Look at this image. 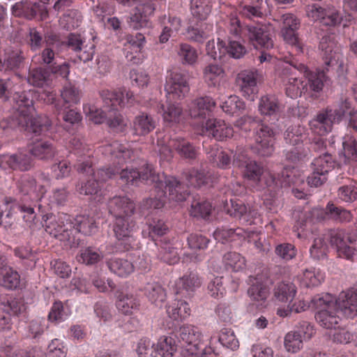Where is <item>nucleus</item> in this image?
I'll return each mask as SVG.
<instances>
[{"instance_id": "obj_27", "label": "nucleus", "mask_w": 357, "mask_h": 357, "mask_svg": "<svg viewBox=\"0 0 357 357\" xmlns=\"http://www.w3.org/2000/svg\"><path fill=\"white\" fill-rule=\"evenodd\" d=\"M126 40L124 52L127 60L135 64L141 63L143 61L141 51L145 43V37L142 33H137L135 36H128Z\"/></svg>"}, {"instance_id": "obj_6", "label": "nucleus", "mask_w": 357, "mask_h": 357, "mask_svg": "<svg viewBox=\"0 0 357 357\" xmlns=\"http://www.w3.org/2000/svg\"><path fill=\"white\" fill-rule=\"evenodd\" d=\"M275 132L268 126L261 123L255 128L253 142H248L250 149L261 156H269L274 151Z\"/></svg>"}, {"instance_id": "obj_54", "label": "nucleus", "mask_w": 357, "mask_h": 357, "mask_svg": "<svg viewBox=\"0 0 357 357\" xmlns=\"http://www.w3.org/2000/svg\"><path fill=\"white\" fill-rule=\"evenodd\" d=\"M208 174L202 168L190 170L185 174L187 185L197 188L207 184L211 179Z\"/></svg>"}, {"instance_id": "obj_19", "label": "nucleus", "mask_w": 357, "mask_h": 357, "mask_svg": "<svg viewBox=\"0 0 357 357\" xmlns=\"http://www.w3.org/2000/svg\"><path fill=\"white\" fill-rule=\"evenodd\" d=\"M70 216L68 214H61L57 218L50 216V221L46 222L45 231L61 241H70Z\"/></svg>"}, {"instance_id": "obj_34", "label": "nucleus", "mask_w": 357, "mask_h": 357, "mask_svg": "<svg viewBox=\"0 0 357 357\" xmlns=\"http://www.w3.org/2000/svg\"><path fill=\"white\" fill-rule=\"evenodd\" d=\"M298 70L300 73H303L307 79L310 87L312 91L319 92L322 90L324 83L326 80L324 70L317 69L315 71H310L302 63L299 64Z\"/></svg>"}, {"instance_id": "obj_64", "label": "nucleus", "mask_w": 357, "mask_h": 357, "mask_svg": "<svg viewBox=\"0 0 357 357\" xmlns=\"http://www.w3.org/2000/svg\"><path fill=\"white\" fill-rule=\"evenodd\" d=\"M136 352L139 357H156L155 344L149 339H141L137 344Z\"/></svg>"}, {"instance_id": "obj_15", "label": "nucleus", "mask_w": 357, "mask_h": 357, "mask_svg": "<svg viewBox=\"0 0 357 357\" xmlns=\"http://www.w3.org/2000/svg\"><path fill=\"white\" fill-rule=\"evenodd\" d=\"M319 49L321 51L324 63L327 66H342V55L335 42L333 35L324 36L320 41Z\"/></svg>"}, {"instance_id": "obj_41", "label": "nucleus", "mask_w": 357, "mask_h": 357, "mask_svg": "<svg viewBox=\"0 0 357 357\" xmlns=\"http://www.w3.org/2000/svg\"><path fill=\"white\" fill-rule=\"evenodd\" d=\"M212 0H190L191 13L199 21L206 20L211 12Z\"/></svg>"}, {"instance_id": "obj_5", "label": "nucleus", "mask_w": 357, "mask_h": 357, "mask_svg": "<svg viewBox=\"0 0 357 357\" xmlns=\"http://www.w3.org/2000/svg\"><path fill=\"white\" fill-rule=\"evenodd\" d=\"M345 115H349L350 126L357 131V111L345 100L321 111L312 119L309 126L312 132L323 136L332 130L333 124L339 123Z\"/></svg>"}, {"instance_id": "obj_33", "label": "nucleus", "mask_w": 357, "mask_h": 357, "mask_svg": "<svg viewBox=\"0 0 357 357\" xmlns=\"http://www.w3.org/2000/svg\"><path fill=\"white\" fill-rule=\"evenodd\" d=\"M225 77L226 73L222 65L209 63L203 69V79L208 86H219Z\"/></svg>"}, {"instance_id": "obj_56", "label": "nucleus", "mask_w": 357, "mask_h": 357, "mask_svg": "<svg viewBox=\"0 0 357 357\" xmlns=\"http://www.w3.org/2000/svg\"><path fill=\"white\" fill-rule=\"evenodd\" d=\"M220 106L224 112L230 115L241 112L245 108V102L235 95L230 96L222 100Z\"/></svg>"}, {"instance_id": "obj_39", "label": "nucleus", "mask_w": 357, "mask_h": 357, "mask_svg": "<svg viewBox=\"0 0 357 357\" xmlns=\"http://www.w3.org/2000/svg\"><path fill=\"white\" fill-rule=\"evenodd\" d=\"M159 112L166 123L172 124L179 121L182 109L178 104L167 101L166 104L161 105Z\"/></svg>"}, {"instance_id": "obj_11", "label": "nucleus", "mask_w": 357, "mask_h": 357, "mask_svg": "<svg viewBox=\"0 0 357 357\" xmlns=\"http://www.w3.org/2000/svg\"><path fill=\"white\" fill-rule=\"evenodd\" d=\"M331 242L336 249L339 257L352 261H357V249L351 245L354 241L342 230H335L331 233Z\"/></svg>"}, {"instance_id": "obj_32", "label": "nucleus", "mask_w": 357, "mask_h": 357, "mask_svg": "<svg viewBox=\"0 0 357 357\" xmlns=\"http://www.w3.org/2000/svg\"><path fill=\"white\" fill-rule=\"evenodd\" d=\"M20 276L17 271L6 265V258L0 256V283L8 289L20 287Z\"/></svg>"}, {"instance_id": "obj_20", "label": "nucleus", "mask_w": 357, "mask_h": 357, "mask_svg": "<svg viewBox=\"0 0 357 357\" xmlns=\"http://www.w3.org/2000/svg\"><path fill=\"white\" fill-rule=\"evenodd\" d=\"M106 107H112L113 109H116V107L130 106L134 102L133 93L126 89H120L117 91H111L109 89H103L100 92Z\"/></svg>"}, {"instance_id": "obj_2", "label": "nucleus", "mask_w": 357, "mask_h": 357, "mask_svg": "<svg viewBox=\"0 0 357 357\" xmlns=\"http://www.w3.org/2000/svg\"><path fill=\"white\" fill-rule=\"evenodd\" d=\"M27 82L40 89L37 91L29 90L22 93L16 92L14 100L18 113V125L24 128L28 132L35 136L44 135L50 128L51 123L46 116L34 117V98H40L47 104H54L55 93L50 87V80L47 73L42 68H36L30 71Z\"/></svg>"}, {"instance_id": "obj_9", "label": "nucleus", "mask_w": 357, "mask_h": 357, "mask_svg": "<svg viewBox=\"0 0 357 357\" xmlns=\"http://www.w3.org/2000/svg\"><path fill=\"white\" fill-rule=\"evenodd\" d=\"M165 90L169 100L184 97L190 90L186 73L178 69L168 71Z\"/></svg>"}, {"instance_id": "obj_25", "label": "nucleus", "mask_w": 357, "mask_h": 357, "mask_svg": "<svg viewBox=\"0 0 357 357\" xmlns=\"http://www.w3.org/2000/svg\"><path fill=\"white\" fill-rule=\"evenodd\" d=\"M180 340L185 344L184 347H208V338L199 328L193 325H183L179 330Z\"/></svg>"}, {"instance_id": "obj_59", "label": "nucleus", "mask_w": 357, "mask_h": 357, "mask_svg": "<svg viewBox=\"0 0 357 357\" xmlns=\"http://www.w3.org/2000/svg\"><path fill=\"white\" fill-rule=\"evenodd\" d=\"M138 306V301L132 295L121 294L116 301L117 309L124 314H132Z\"/></svg>"}, {"instance_id": "obj_1", "label": "nucleus", "mask_w": 357, "mask_h": 357, "mask_svg": "<svg viewBox=\"0 0 357 357\" xmlns=\"http://www.w3.org/2000/svg\"><path fill=\"white\" fill-rule=\"evenodd\" d=\"M85 154H83V156ZM77 171L86 176V182L78 184L76 190L80 195H96L100 188V183L111 178L116 173L120 174V179L126 185H138L142 181L149 183H155V190L158 192L159 198L149 199L146 201V205L149 208L155 209L160 208L164 206L165 200L162 197L167 195L169 192V199L176 202H182L187 198L186 192H179L181 189V184L174 177H167L164 174H155L151 165L144 163L142 167L135 170L133 169H125L120 171V168L115 170L110 169H99L96 174L91 167V162L85 160V158L78 160L77 164Z\"/></svg>"}, {"instance_id": "obj_38", "label": "nucleus", "mask_w": 357, "mask_h": 357, "mask_svg": "<svg viewBox=\"0 0 357 357\" xmlns=\"http://www.w3.org/2000/svg\"><path fill=\"white\" fill-rule=\"evenodd\" d=\"M144 294L158 307H161L166 299V293L158 282H148L144 287Z\"/></svg>"}, {"instance_id": "obj_26", "label": "nucleus", "mask_w": 357, "mask_h": 357, "mask_svg": "<svg viewBox=\"0 0 357 357\" xmlns=\"http://www.w3.org/2000/svg\"><path fill=\"white\" fill-rule=\"evenodd\" d=\"M215 107V102L209 97H199L193 100L188 105V112L191 118L199 119L202 123L206 116L212 112Z\"/></svg>"}, {"instance_id": "obj_35", "label": "nucleus", "mask_w": 357, "mask_h": 357, "mask_svg": "<svg viewBox=\"0 0 357 357\" xmlns=\"http://www.w3.org/2000/svg\"><path fill=\"white\" fill-rule=\"evenodd\" d=\"M167 313L172 320L182 321L190 317L191 310L186 301L174 300L167 307Z\"/></svg>"}, {"instance_id": "obj_63", "label": "nucleus", "mask_w": 357, "mask_h": 357, "mask_svg": "<svg viewBox=\"0 0 357 357\" xmlns=\"http://www.w3.org/2000/svg\"><path fill=\"white\" fill-rule=\"evenodd\" d=\"M158 258L168 264H175L179 261L178 248L174 247L170 243H165L161 246Z\"/></svg>"}, {"instance_id": "obj_53", "label": "nucleus", "mask_w": 357, "mask_h": 357, "mask_svg": "<svg viewBox=\"0 0 357 357\" xmlns=\"http://www.w3.org/2000/svg\"><path fill=\"white\" fill-rule=\"evenodd\" d=\"M342 146L344 152L340 157H342V162L347 163L349 160H357V142L353 136L346 135L342 138Z\"/></svg>"}, {"instance_id": "obj_51", "label": "nucleus", "mask_w": 357, "mask_h": 357, "mask_svg": "<svg viewBox=\"0 0 357 357\" xmlns=\"http://www.w3.org/2000/svg\"><path fill=\"white\" fill-rule=\"evenodd\" d=\"M102 149V151L104 154L114 155L121 161L126 162V160L131 156V151L128 149L127 146L118 142L105 145Z\"/></svg>"}, {"instance_id": "obj_16", "label": "nucleus", "mask_w": 357, "mask_h": 357, "mask_svg": "<svg viewBox=\"0 0 357 357\" xmlns=\"http://www.w3.org/2000/svg\"><path fill=\"white\" fill-rule=\"evenodd\" d=\"M236 82L243 97L250 101L255 100L258 93L257 71L241 70L236 76Z\"/></svg>"}, {"instance_id": "obj_42", "label": "nucleus", "mask_w": 357, "mask_h": 357, "mask_svg": "<svg viewBox=\"0 0 357 357\" xmlns=\"http://www.w3.org/2000/svg\"><path fill=\"white\" fill-rule=\"evenodd\" d=\"M157 354L162 357H173L177 351L176 340L173 336H162L156 346Z\"/></svg>"}, {"instance_id": "obj_36", "label": "nucleus", "mask_w": 357, "mask_h": 357, "mask_svg": "<svg viewBox=\"0 0 357 357\" xmlns=\"http://www.w3.org/2000/svg\"><path fill=\"white\" fill-rule=\"evenodd\" d=\"M70 234L73 233L72 229L83 233L85 235H90L96 231V225L92 218L88 215H77L73 221L70 218L69 222Z\"/></svg>"}, {"instance_id": "obj_44", "label": "nucleus", "mask_w": 357, "mask_h": 357, "mask_svg": "<svg viewBox=\"0 0 357 357\" xmlns=\"http://www.w3.org/2000/svg\"><path fill=\"white\" fill-rule=\"evenodd\" d=\"M109 270L119 277H127L131 274L135 266L127 259L114 258L107 262Z\"/></svg>"}, {"instance_id": "obj_14", "label": "nucleus", "mask_w": 357, "mask_h": 357, "mask_svg": "<svg viewBox=\"0 0 357 357\" xmlns=\"http://www.w3.org/2000/svg\"><path fill=\"white\" fill-rule=\"evenodd\" d=\"M305 129L300 125L291 126L287 128L284 132V139L286 143L296 146L286 151L285 157L287 160L296 162L302 157L300 152L301 146L299 144L305 138Z\"/></svg>"}, {"instance_id": "obj_60", "label": "nucleus", "mask_w": 357, "mask_h": 357, "mask_svg": "<svg viewBox=\"0 0 357 357\" xmlns=\"http://www.w3.org/2000/svg\"><path fill=\"white\" fill-rule=\"evenodd\" d=\"M303 341L304 340L301 333L290 331L287 333L284 337V348L289 353H297L303 348Z\"/></svg>"}, {"instance_id": "obj_3", "label": "nucleus", "mask_w": 357, "mask_h": 357, "mask_svg": "<svg viewBox=\"0 0 357 357\" xmlns=\"http://www.w3.org/2000/svg\"><path fill=\"white\" fill-rule=\"evenodd\" d=\"M311 304L317 310L318 324L326 329H336L340 321L339 314L349 319L357 316V289L341 292L337 299L330 294L317 296L311 300Z\"/></svg>"}, {"instance_id": "obj_28", "label": "nucleus", "mask_w": 357, "mask_h": 357, "mask_svg": "<svg viewBox=\"0 0 357 357\" xmlns=\"http://www.w3.org/2000/svg\"><path fill=\"white\" fill-rule=\"evenodd\" d=\"M249 37L253 45L266 50L273 47V40L268 31L266 24H256L248 29Z\"/></svg>"}, {"instance_id": "obj_58", "label": "nucleus", "mask_w": 357, "mask_h": 357, "mask_svg": "<svg viewBox=\"0 0 357 357\" xmlns=\"http://www.w3.org/2000/svg\"><path fill=\"white\" fill-rule=\"evenodd\" d=\"M213 341L214 337H211L208 347L207 346L205 347H183L179 357H205L207 354L211 352L218 354V352L215 351Z\"/></svg>"}, {"instance_id": "obj_45", "label": "nucleus", "mask_w": 357, "mask_h": 357, "mask_svg": "<svg viewBox=\"0 0 357 357\" xmlns=\"http://www.w3.org/2000/svg\"><path fill=\"white\" fill-rule=\"evenodd\" d=\"M296 294V288L293 283H280L274 290L275 298L282 303L293 301Z\"/></svg>"}, {"instance_id": "obj_43", "label": "nucleus", "mask_w": 357, "mask_h": 357, "mask_svg": "<svg viewBox=\"0 0 357 357\" xmlns=\"http://www.w3.org/2000/svg\"><path fill=\"white\" fill-rule=\"evenodd\" d=\"M224 268L234 272L243 270L245 267V259L239 253L229 252L222 257Z\"/></svg>"}, {"instance_id": "obj_18", "label": "nucleus", "mask_w": 357, "mask_h": 357, "mask_svg": "<svg viewBox=\"0 0 357 357\" xmlns=\"http://www.w3.org/2000/svg\"><path fill=\"white\" fill-rule=\"evenodd\" d=\"M124 6H135L130 11V22H148V17L154 10L155 6L151 0H116Z\"/></svg>"}, {"instance_id": "obj_61", "label": "nucleus", "mask_w": 357, "mask_h": 357, "mask_svg": "<svg viewBox=\"0 0 357 357\" xmlns=\"http://www.w3.org/2000/svg\"><path fill=\"white\" fill-rule=\"evenodd\" d=\"M167 230V227L162 220L153 218L151 220H149L146 228L143 229L142 234L144 236L147 235L149 237H151L152 240L155 241V236L164 235Z\"/></svg>"}, {"instance_id": "obj_47", "label": "nucleus", "mask_w": 357, "mask_h": 357, "mask_svg": "<svg viewBox=\"0 0 357 357\" xmlns=\"http://www.w3.org/2000/svg\"><path fill=\"white\" fill-rule=\"evenodd\" d=\"M155 123L151 116L146 114L137 116L133 122L135 132L139 135H144L152 131Z\"/></svg>"}, {"instance_id": "obj_10", "label": "nucleus", "mask_w": 357, "mask_h": 357, "mask_svg": "<svg viewBox=\"0 0 357 357\" xmlns=\"http://www.w3.org/2000/svg\"><path fill=\"white\" fill-rule=\"evenodd\" d=\"M200 135L212 136L218 140H223L233 136V128L225 121L217 119H211L204 123L197 125L195 128Z\"/></svg>"}, {"instance_id": "obj_62", "label": "nucleus", "mask_w": 357, "mask_h": 357, "mask_svg": "<svg viewBox=\"0 0 357 357\" xmlns=\"http://www.w3.org/2000/svg\"><path fill=\"white\" fill-rule=\"evenodd\" d=\"M213 337H214L213 346L215 347V344L217 342H218L223 347L231 350H236L239 346L238 340L236 338L234 333L231 331L227 329L222 330L221 331L218 338L215 336Z\"/></svg>"}, {"instance_id": "obj_23", "label": "nucleus", "mask_w": 357, "mask_h": 357, "mask_svg": "<svg viewBox=\"0 0 357 357\" xmlns=\"http://www.w3.org/2000/svg\"><path fill=\"white\" fill-rule=\"evenodd\" d=\"M251 286L248 290V294L250 299L256 304L264 308L267 307L266 300L271 294V287L268 280L261 278L250 279Z\"/></svg>"}, {"instance_id": "obj_48", "label": "nucleus", "mask_w": 357, "mask_h": 357, "mask_svg": "<svg viewBox=\"0 0 357 357\" xmlns=\"http://www.w3.org/2000/svg\"><path fill=\"white\" fill-rule=\"evenodd\" d=\"M177 55L184 65H195L199 57L197 50L188 43H181L177 49Z\"/></svg>"}, {"instance_id": "obj_55", "label": "nucleus", "mask_w": 357, "mask_h": 357, "mask_svg": "<svg viewBox=\"0 0 357 357\" xmlns=\"http://www.w3.org/2000/svg\"><path fill=\"white\" fill-rule=\"evenodd\" d=\"M297 24H288L281 30L283 40L288 44L294 46L299 52H303V47L299 43Z\"/></svg>"}, {"instance_id": "obj_4", "label": "nucleus", "mask_w": 357, "mask_h": 357, "mask_svg": "<svg viewBox=\"0 0 357 357\" xmlns=\"http://www.w3.org/2000/svg\"><path fill=\"white\" fill-rule=\"evenodd\" d=\"M233 164L243 168V176L257 183L260 188H278L296 183V181L294 178H291L289 175L276 178L271 170L264 169L255 161L250 160L243 151H238L235 153Z\"/></svg>"}, {"instance_id": "obj_37", "label": "nucleus", "mask_w": 357, "mask_h": 357, "mask_svg": "<svg viewBox=\"0 0 357 357\" xmlns=\"http://www.w3.org/2000/svg\"><path fill=\"white\" fill-rule=\"evenodd\" d=\"M29 149L35 158L41 160L52 158L56 153L52 144L40 139H36L29 146Z\"/></svg>"}, {"instance_id": "obj_40", "label": "nucleus", "mask_w": 357, "mask_h": 357, "mask_svg": "<svg viewBox=\"0 0 357 357\" xmlns=\"http://www.w3.org/2000/svg\"><path fill=\"white\" fill-rule=\"evenodd\" d=\"M259 114L264 116H271L280 111V104L278 98L273 95L261 97L258 104Z\"/></svg>"}, {"instance_id": "obj_49", "label": "nucleus", "mask_w": 357, "mask_h": 357, "mask_svg": "<svg viewBox=\"0 0 357 357\" xmlns=\"http://www.w3.org/2000/svg\"><path fill=\"white\" fill-rule=\"evenodd\" d=\"M206 148L208 159L220 168H226L230 164V158L227 153L218 148L217 144Z\"/></svg>"}, {"instance_id": "obj_29", "label": "nucleus", "mask_w": 357, "mask_h": 357, "mask_svg": "<svg viewBox=\"0 0 357 357\" xmlns=\"http://www.w3.org/2000/svg\"><path fill=\"white\" fill-rule=\"evenodd\" d=\"M134 204L127 197L116 196L108 202L109 212L116 218L130 217L134 211Z\"/></svg>"}, {"instance_id": "obj_57", "label": "nucleus", "mask_w": 357, "mask_h": 357, "mask_svg": "<svg viewBox=\"0 0 357 357\" xmlns=\"http://www.w3.org/2000/svg\"><path fill=\"white\" fill-rule=\"evenodd\" d=\"M324 277V273L319 269L312 268L303 272L301 277V282L307 287H316L323 282Z\"/></svg>"}, {"instance_id": "obj_8", "label": "nucleus", "mask_w": 357, "mask_h": 357, "mask_svg": "<svg viewBox=\"0 0 357 357\" xmlns=\"http://www.w3.org/2000/svg\"><path fill=\"white\" fill-rule=\"evenodd\" d=\"M25 305L21 298L12 294L0 295V329L8 330L10 326V316H17L25 311Z\"/></svg>"}, {"instance_id": "obj_52", "label": "nucleus", "mask_w": 357, "mask_h": 357, "mask_svg": "<svg viewBox=\"0 0 357 357\" xmlns=\"http://www.w3.org/2000/svg\"><path fill=\"white\" fill-rule=\"evenodd\" d=\"M210 30L203 24H190L185 33V37L192 41L202 43L209 35Z\"/></svg>"}, {"instance_id": "obj_7", "label": "nucleus", "mask_w": 357, "mask_h": 357, "mask_svg": "<svg viewBox=\"0 0 357 357\" xmlns=\"http://www.w3.org/2000/svg\"><path fill=\"white\" fill-rule=\"evenodd\" d=\"M157 144L159 147L160 157L163 160H169L172 158V149H175L181 155L185 158H192L195 156V148L183 138L169 139L168 137L160 139L158 135Z\"/></svg>"}, {"instance_id": "obj_13", "label": "nucleus", "mask_w": 357, "mask_h": 357, "mask_svg": "<svg viewBox=\"0 0 357 357\" xmlns=\"http://www.w3.org/2000/svg\"><path fill=\"white\" fill-rule=\"evenodd\" d=\"M305 12L308 19L314 22L326 20L327 22H350L351 21L350 15L344 20L334 7L324 8L313 3L306 6Z\"/></svg>"}, {"instance_id": "obj_12", "label": "nucleus", "mask_w": 357, "mask_h": 357, "mask_svg": "<svg viewBox=\"0 0 357 357\" xmlns=\"http://www.w3.org/2000/svg\"><path fill=\"white\" fill-rule=\"evenodd\" d=\"M298 66H288L283 69L281 79L283 82L286 94L291 98H296L301 96L306 89L307 84L297 75Z\"/></svg>"}, {"instance_id": "obj_21", "label": "nucleus", "mask_w": 357, "mask_h": 357, "mask_svg": "<svg viewBox=\"0 0 357 357\" xmlns=\"http://www.w3.org/2000/svg\"><path fill=\"white\" fill-rule=\"evenodd\" d=\"M32 167L31 158L25 152L3 154L0 156V168L4 170L28 171Z\"/></svg>"}, {"instance_id": "obj_46", "label": "nucleus", "mask_w": 357, "mask_h": 357, "mask_svg": "<svg viewBox=\"0 0 357 357\" xmlns=\"http://www.w3.org/2000/svg\"><path fill=\"white\" fill-rule=\"evenodd\" d=\"M106 121L107 123L114 132H121L126 130L128 126V120L126 117L117 112L116 109L109 107Z\"/></svg>"}, {"instance_id": "obj_17", "label": "nucleus", "mask_w": 357, "mask_h": 357, "mask_svg": "<svg viewBox=\"0 0 357 357\" xmlns=\"http://www.w3.org/2000/svg\"><path fill=\"white\" fill-rule=\"evenodd\" d=\"M47 184L48 181H46L45 184H40L33 178L24 176L18 182L17 186L20 192L24 196L23 201L37 202L43 197Z\"/></svg>"}, {"instance_id": "obj_22", "label": "nucleus", "mask_w": 357, "mask_h": 357, "mask_svg": "<svg viewBox=\"0 0 357 357\" xmlns=\"http://www.w3.org/2000/svg\"><path fill=\"white\" fill-rule=\"evenodd\" d=\"M133 222L130 217L115 219L114 232L120 245L128 250L133 242Z\"/></svg>"}, {"instance_id": "obj_30", "label": "nucleus", "mask_w": 357, "mask_h": 357, "mask_svg": "<svg viewBox=\"0 0 357 357\" xmlns=\"http://www.w3.org/2000/svg\"><path fill=\"white\" fill-rule=\"evenodd\" d=\"M312 215L317 220H321L326 218H332L340 222H349L351 220V214L349 211L336 207L333 204H328L326 211L322 208L313 209Z\"/></svg>"}, {"instance_id": "obj_24", "label": "nucleus", "mask_w": 357, "mask_h": 357, "mask_svg": "<svg viewBox=\"0 0 357 357\" xmlns=\"http://www.w3.org/2000/svg\"><path fill=\"white\" fill-rule=\"evenodd\" d=\"M230 202L231 204V214L238 218L243 222L248 225L261 222L259 213L260 206L258 204L246 206L242 202H237L233 199H231Z\"/></svg>"}, {"instance_id": "obj_31", "label": "nucleus", "mask_w": 357, "mask_h": 357, "mask_svg": "<svg viewBox=\"0 0 357 357\" xmlns=\"http://www.w3.org/2000/svg\"><path fill=\"white\" fill-rule=\"evenodd\" d=\"M201 285V280L195 273L185 274L175 282V292L183 296H190Z\"/></svg>"}, {"instance_id": "obj_50", "label": "nucleus", "mask_w": 357, "mask_h": 357, "mask_svg": "<svg viewBox=\"0 0 357 357\" xmlns=\"http://www.w3.org/2000/svg\"><path fill=\"white\" fill-rule=\"evenodd\" d=\"M243 234H247L245 230L242 228H237L235 230L232 229L222 228L216 229L213 233V236L218 242L225 243L229 241L241 240Z\"/></svg>"}]
</instances>
